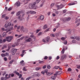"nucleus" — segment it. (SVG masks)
I'll list each match as a JSON object with an SVG mask.
<instances>
[{
	"mask_svg": "<svg viewBox=\"0 0 80 80\" xmlns=\"http://www.w3.org/2000/svg\"><path fill=\"white\" fill-rule=\"evenodd\" d=\"M61 73H62V71H59L56 72V74L57 75H60V74H61Z\"/></svg>",
	"mask_w": 80,
	"mask_h": 80,
	"instance_id": "obj_18",
	"label": "nucleus"
},
{
	"mask_svg": "<svg viewBox=\"0 0 80 80\" xmlns=\"http://www.w3.org/2000/svg\"><path fill=\"white\" fill-rule=\"evenodd\" d=\"M21 13V12H20V11H18V12L16 14L17 16H18V15L20 14Z\"/></svg>",
	"mask_w": 80,
	"mask_h": 80,
	"instance_id": "obj_27",
	"label": "nucleus"
},
{
	"mask_svg": "<svg viewBox=\"0 0 80 80\" xmlns=\"http://www.w3.org/2000/svg\"><path fill=\"white\" fill-rule=\"evenodd\" d=\"M64 52H65V49L63 48L62 51V54H63L64 53Z\"/></svg>",
	"mask_w": 80,
	"mask_h": 80,
	"instance_id": "obj_34",
	"label": "nucleus"
},
{
	"mask_svg": "<svg viewBox=\"0 0 80 80\" xmlns=\"http://www.w3.org/2000/svg\"><path fill=\"white\" fill-rule=\"evenodd\" d=\"M13 36H8L6 37V40L8 42H11L12 39H13Z\"/></svg>",
	"mask_w": 80,
	"mask_h": 80,
	"instance_id": "obj_3",
	"label": "nucleus"
},
{
	"mask_svg": "<svg viewBox=\"0 0 80 80\" xmlns=\"http://www.w3.org/2000/svg\"><path fill=\"white\" fill-rule=\"evenodd\" d=\"M75 3L74 2H72L68 4V5H75Z\"/></svg>",
	"mask_w": 80,
	"mask_h": 80,
	"instance_id": "obj_24",
	"label": "nucleus"
},
{
	"mask_svg": "<svg viewBox=\"0 0 80 80\" xmlns=\"http://www.w3.org/2000/svg\"><path fill=\"white\" fill-rule=\"evenodd\" d=\"M34 77H39L40 76V74L37 72H35L33 75Z\"/></svg>",
	"mask_w": 80,
	"mask_h": 80,
	"instance_id": "obj_14",
	"label": "nucleus"
},
{
	"mask_svg": "<svg viewBox=\"0 0 80 80\" xmlns=\"http://www.w3.org/2000/svg\"><path fill=\"white\" fill-rule=\"evenodd\" d=\"M46 74L47 75L50 76V75H52V73L51 72H48Z\"/></svg>",
	"mask_w": 80,
	"mask_h": 80,
	"instance_id": "obj_23",
	"label": "nucleus"
},
{
	"mask_svg": "<svg viewBox=\"0 0 80 80\" xmlns=\"http://www.w3.org/2000/svg\"><path fill=\"white\" fill-rule=\"evenodd\" d=\"M22 34H21V35H18V38H20V37H22Z\"/></svg>",
	"mask_w": 80,
	"mask_h": 80,
	"instance_id": "obj_47",
	"label": "nucleus"
},
{
	"mask_svg": "<svg viewBox=\"0 0 80 80\" xmlns=\"http://www.w3.org/2000/svg\"><path fill=\"white\" fill-rule=\"evenodd\" d=\"M64 43L65 45H67V41H65L64 42Z\"/></svg>",
	"mask_w": 80,
	"mask_h": 80,
	"instance_id": "obj_58",
	"label": "nucleus"
},
{
	"mask_svg": "<svg viewBox=\"0 0 80 80\" xmlns=\"http://www.w3.org/2000/svg\"><path fill=\"white\" fill-rule=\"evenodd\" d=\"M52 57H51V56H49V60H51L52 59Z\"/></svg>",
	"mask_w": 80,
	"mask_h": 80,
	"instance_id": "obj_63",
	"label": "nucleus"
},
{
	"mask_svg": "<svg viewBox=\"0 0 80 80\" xmlns=\"http://www.w3.org/2000/svg\"><path fill=\"white\" fill-rule=\"evenodd\" d=\"M6 77L4 78L5 80H7V79H8L9 78H10V75H8V74L6 75Z\"/></svg>",
	"mask_w": 80,
	"mask_h": 80,
	"instance_id": "obj_10",
	"label": "nucleus"
},
{
	"mask_svg": "<svg viewBox=\"0 0 80 80\" xmlns=\"http://www.w3.org/2000/svg\"><path fill=\"white\" fill-rule=\"evenodd\" d=\"M41 0H36L35 2H33L32 4H29V8L36 10L37 8V6H35V5H36V3H38Z\"/></svg>",
	"mask_w": 80,
	"mask_h": 80,
	"instance_id": "obj_1",
	"label": "nucleus"
},
{
	"mask_svg": "<svg viewBox=\"0 0 80 80\" xmlns=\"http://www.w3.org/2000/svg\"><path fill=\"white\" fill-rule=\"evenodd\" d=\"M72 71V69H71V68H69L68 70V72H70V71Z\"/></svg>",
	"mask_w": 80,
	"mask_h": 80,
	"instance_id": "obj_37",
	"label": "nucleus"
},
{
	"mask_svg": "<svg viewBox=\"0 0 80 80\" xmlns=\"http://www.w3.org/2000/svg\"><path fill=\"white\" fill-rule=\"evenodd\" d=\"M20 26H18V27L17 28V30H19L20 29Z\"/></svg>",
	"mask_w": 80,
	"mask_h": 80,
	"instance_id": "obj_56",
	"label": "nucleus"
},
{
	"mask_svg": "<svg viewBox=\"0 0 80 80\" xmlns=\"http://www.w3.org/2000/svg\"><path fill=\"white\" fill-rule=\"evenodd\" d=\"M6 33L4 32L2 34V36L3 37H6Z\"/></svg>",
	"mask_w": 80,
	"mask_h": 80,
	"instance_id": "obj_30",
	"label": "nucleus"
},
{
	"mask_svg": "<svg viewBox=\"0 0 80 80\" xmlns=\"http://www.w3.org/2000/svg\"><path fill=\"white\" fill-rule=\"evenodd\" d=\"M30 37H31V38H32L33 40H32L33 42H34V41L35 40V38H36V37L34 36V35H32L31 36H30Z\"/></svg>",
	"mask_w": 80,
	"mask_h": 80,
	"instance_id": "obj_9",
	"label": "nucleus"
},
{
	"mask_svg": "<svg viewBox=\"0 0 80 80\" xmlns=\"http://www.w3.org/2000/svg\"><path fill=\"white\" fill-rule=\"evenodd\" d=\"M29 15H28V17L26 19V20H27V21H28V19H29Z\"/></svg>",
	"mask_w": 80,
	"mask_h": 80,
	"instance_id": "obj_53",
	"label": "nucleus"
},
{
	"mask_svg": "<svg viewBox=\"0 0 80 80\" xmlns=\"http://www.w3.org/2000/svg\"><path fill=\"white\" fill-rule=\"evenodd\" d=\"M48 57H47V56H46L44 58V60H47L48 58Z\"/></svg>",
	"mask_w": 80,
	"mask_h": 80,
	"instance_id": "obj_51",
	"label": "nucleus"
},
{
	"mask_svg": "<svg viewBox=\"0 0 80 80\" xmlns=\"http://www.w3.org/2000/svg\"><path fill=\"white\" fill-rule=\"evenodd\" d=\"M46 67H47V66L46 65H44V66H43L42 67L44 69H45V68H46Z\"/></svg>",
	"mask_w": 80,
	"mask_h": 80,
	"instance_id": "obj_55",
	"label": "nucleus"
},
{
	"mask_svg": "<svg viewBox=\"0 0 80 80\" xmlns=\"http://www.w3.org/2000/svg\"><path fill=\"white\" fill-rule=\"evenodd\" d=\"M12 10V8H10L8 9V11H10V10Z\"/></svg>",
	"mask_w": 80,
	"mask_h": 80,
	"instance_id": "obj_61",
	"label": "nucleus"
},
{
	"mask_svg": "<svg viewBox=\"0 0 80 80\" xmlns=\"http://www.w3.org/2000/svg\"><path fill=\"white\" fill-rule=\"evenodd\" d=\"M44 72H45V73H46V74H47V73H48V70H45V71H44Z\"/></svg>",
	"mask_w": 80,
	"mask_h": 80,
	"instance_id": "obj_54",
	"label": "nucleus"
},
{
	"mask_svg": "<svg viewBox=\"0 0 80 80\" xmlns=\"http://www.w3.org/2000/svg\"><path fill=\"white\" fill-rule=\"evenodd\" d=\"M31 78H32V77H29L28 78H27L26 79V80H29L30 79H31Z\"/></svg>",
	"mask_w": 80,
	"mask_h": 80,
	"instance_id": "obj_29",
	"label": "nucleus"
},
{
	"mask_svg": "<svg viewBox=\"0 0 80 80\" xmlns=\"http://www.w3.org/2000/svg\"><path fill=\"white\" fill-rule=\"evenodd\" d=\"M14 61V60H12V61H11L10 62H9V64H12V63H13V62Z\"/></svg>",
	"mask_w": 80,
	"mask_h": 80,
	"instance_id": "obj_35",
	"label": "nucleus"
},
{
	"mask_svg": "<svg viewBox=\"0 0 80 80\" xmlns=\"http://www.w3.org/2000/svg\"><path fill=\"white\" fill-rule=\"evenodd\" d=\"M75 38L77 40L79 41L80 40V37H79L77 36L75 37Z\"/></svg>",
	"mask_w": 80,
	"mask_h": 80,
	"instance_id": "obj_22",
	"label": "nucleus"
},
{
	"mask_svg": "<svg viewBox=\"0 0 80 80\" xmlns=\"http://www.w3.org/2000/svg\"><path fill=\"white\" fill-rule=\"evenodd\" d=\"M54 75V76L51 77L52 79L53 80H55V78H56V77L57 76V75L56 74H55Z\"/></svg>",
	"mask_w": 80,
	"mask_h": 80,
	"instance_id": "obj_11",
	"label": "nucleus"
},
{
	"mask_svg": "<svg viewBox=\"0 0 80 80\" xmlns=\"http://www.w3.org/2000/svg\"><path fill=\"white\" fill-rule=\"evenodd\" d=\"M50 36L52 37H55V35L52 33L50 34Z\"/></svg>",
	"mask_w": 80,
	"mask_h": 80,
	"instance_id": "obj_31",
	"label": "nucleus"
},
{
	"mask_svg": "<svg viewBox=\"0 0 80 80\" xmlns=\"http://www.w3.org/2000/svg\"><path fill=\"white\" fill-rule=\"evenodd\" d=\"M27 69H26V68H25V67H24V68H23V71H27Z\"/></svg>",
	"mask_w": 80,
	"mask_h": 80,
	"instance_id": "obj_42",
	"label": "nucleus"
},
{
	"mask_svg": "<svg viewBox=\"0 0 80 80\" xmlns=\"http://www.w3.org/2000/svg\"><path fill=\"white\" fill-rule=\"evenodd\" d=\"M5 19H6V20H8V19L9 18H8V17H5Z\"/></svg>",
	"mask_w": 80,
	"mask_h": 80,
	"instance_id": "obj_49",
	"label": "nucleus"
},
{
	"mask_svg": "<svg viewBox=\"0 0 80 80\" xmlns=\"http://www.w3.org/2000/svg\"><path fill=\"white\" fill-rule=\"evenodd\" d=\"M15 5L17 6V7H19L20 6V2H17L15 4Z\"/></svg>",
	"mask_w": 80,
	"mask_h": 80,
	"instance_id": "obj_15",
	"label": "nucleus"
},
{
	"mask_svg": "<svg viewBox=\"0 0 80 80\" xmlns=\"http://www.w3.org/2000/svg\"><path fill=\"white\" fill-rule=\"evenodd\" d=\"M17 49H12L11 50V51L12 52V54L13 55H14L16 53V52H17Z\"/></svg>",
	"mask_w": 80,
	"mask_h": 80,
	"instance_id": "obj_4",
	"label": "nucleus"
},
{
	"mask_svg": "<svg viewBox=\"0 0 80 80\" xmlns=\"http://www.w3.org/2000/svg\"><path fill=\"white\" fill-rule=\"evenodd\" d=\"M61 39L62 40H65V38L64 37H62Z\"/></svg>",
	"mask_w": 80,
	"mask_h": 80,
	"instance_id": "obj_38",
	"label": "nucleus"
},
{
	"mask_svg": "<svg viewBox=\"0 0 80 80\" xmlns=\"http://www.w3.org/2000/svg\"><path fill=\"white\" fill-rule=\"evenodd\" d=\"M1 56L2 57H5V54H1Z\"/></svg>",
	"mask_w": 80,
	"mask_h": 80,
	"instance_id": "obj_43",
	"label": "nucleus"
},
{
	"mask_svg": "<svg viewBox=\"0 0 80 80\" xmlns=\"http://www.w3.org/2000/svg\"><path fill=\"white\" fill-rule=\"evenodd\" d=\"M44 18V16L43 15H41L40 16L39 18V19L41 20H43Z\"/></svg>",
	"mask_w": 80,
	"mask_h": 80,
	"instance_id": "obj_21",
	"label": "nucleus"
},
{
	"mask_svg": "<svg viewBox=\"0 0 80 80\" xmlns=\"http://www.w3.org/2000/svg\"><path fill=\"white\" fill-rule=\"evenodd\" d=\"M40 69H42V68H36L35 70H37V71H38L40 70Z\"/></svg>",
	"mask_w": 80,
	"mask_h": 80,
	"instance_id": "obj_28",
	"label": "nucleus"
},
{
	"mask_svg": "<svg viewBox=\"0 0 80 80\" xmlns=\"http://www.w3.org/2000/svg\"><path fill=\"white\" fill-rule=\"evenodd\" d=\"M23 62H24V61L22 60L20 62V63L22 65H25V63H24Z\"/></svg>",
	"mask_w": 80,
	"mask_h": 80,
	"instance_id": "obj_19",
	"label": "nucleus"
},
{
	"mask_svg": "<svg viewBox=\"0 0 80 80\" xmlns=\"http://www.w3.org/2000/svg\"><path fill=\"white\" fill-rule=\"evenodd\" d=\"M60 58V57L59 56H57L56 58V60H58Z\"/></svg>",
	"mask_w": 80,
	"mask_h": 80,
	"instance_id": "obj_52",
	"label": "nucleus"
},
{
	"mask_svg": "<svg viewBox=\"0 0 80 80\" xmlns=\"http://www.w3.org/2000/svg\"><path fill=\"white\" fill-rule=\"evenodd\" d=\"M66 12H67L66 10H64L63 11V12L64 13H66Z\"/></svg>",
	"mask_w": 80,
	"mask_h": 80,
	"instance_id": "obj_45",
	"label": "nucleus"
},
{
	"mask_svg": "<svg viewBox=\"0 0 80 80\" xmlns=\"http://www.w3.org/2000/svg\"><path fill=\"white\" fill-rule=\"evenodd\" d=\"M13 30V27L11 26L9 28V29L6 31V33H8V32H10V31H11V30Z\"/></svg>",
	"mask_w": 80,
	"mask_h": 80,
	"instance_id": "obj_16",
	"label": "nucleus"
},
{
	"mask_svg": "<svg viewBox=\"0 0 80 80\" xmlns=\"http://www.w3.org/2000/svg\"><path fill=\"white\" fill-rule=\"evenodd\" d=\"M26 41L28 42H33V41L31 38H29L28 39L26 40Z\"/></svg>",
	"mask_w": 80,
	"mask_h": 80,
	"instance_id": "obj_12",
	"label": "nucleus"
},
{
	"mask_svg": "<svg viewBox=\"0 0 80 80\" xmlns=\"http://www.w3.org/2000/svg\"><path fill=\"white\" fill-rule=\"evenodd\" d=\"M55 13L57 15H58V11H55Z\"/></svg>",
	"mask_w": 80,
	"mask_h": 80,
	"instance_id": "obj_39",
	"label": "nucleus"
},
{
	"mask_svg": "<svg viewBox=\"0 0 80 80\" xmlns=\"http://www.w3.org/2000/svg\"><path fill=\"white\" fill-rule=\"evenodd\" d=\"M4 55H5V57H6V56H7V55H8V53L6 52L5 54H4Z\"/></svg>",
	"mask_w": 80,
	"mask_h": 80,
	"instance_id": "obj_44",
	"label": "nucleus"
},
{
	"mask_svg": "<svg viewBox=\"0 0 80 80\" xmlns=\"http://www.w3.org/2000/svg\"><path fill=\"white\" fill-rule=\"evenodd\" d=\"M70 20H71V18H70V17L66 18L63 19V20L64 22H65L66 21H69Z\"/></svg>",
	"mask_w": 80,
	"mask_h": 80,
	"instance_id": "obj_8",
	"label": "nucleus"
},
{
	"mask_svg": "<svg viewBox=\"0 0 80 80\" xmlns=\"http://www.w3.org/2000/svg\"><path fill=\"white\" fill-rule=\"evenodd\" d=\"M8 23V21H6L5 24V28H7L8 27H10V26L12 25V24L10 22H8L7 24Z\"/></svg>",
	"mask_w": 80,
	"mask_h": 80,
	"instance_id": "obj_2",
	"label": "nucleus"
},
{
	"mask_svg": "<svg viewBox=\"0 0 80 80\" xmlns=\"http://www.w3.org/2000/svg\"><path fill=\"white\" fill-rule=\"evenodd\" d=\"M47 28V25L45 24L44 26L43 27V29H46V28Z\"/></svg>",
	"mask_w": 80,
	"mask_h": 80,
	"instance_id": "obj_26",
	"label": "nucleus"
},
{
	"mask_svg": "<svg viewBox=\"0 0 80 80\" xmlns=\"http://www.w3.org/2000/svg\"><path fill=\"white\" fill-rule=\"evenodd\" d=\"M13 73H15L16 75H18V76H19L20 75V74L18 72H17V71H14Z\"/></svg>",
	"mask_w": 80,
	"mask_h": 80,
	"instance_id": "obj_20",
	"label": "nucleus"
},
{
	"mask_svg": "<svg viewBox=\"0 0 80 80\" xmlns=\"http://www.w3.org/2000/svg\"><path fill=\"white\" fill-rule=\"evenodd\" d=\"M50 30V28H49L48 29H47L46 30L44 31V32L45 33L46 32H48Z\"/></svg>",
	"mask_w": 80,
	"mask_h": 80,
	"instance_id": "obj_36",
	"label": "nucleus"
},
{
	"mask_svg": "<svg viewBox=\"0 0 80 80\" xmlns=\"http://www.w3.org/2000/svg\"><path fill=\"white\" fill-rule=\"evenodd\" d=\"M54 68H55V69H58V68H60V67L59 66H55L54 67Z\"/></svg>",
	"mask_w": 80,
	"mask_h": 80,
	"instance_id": "obj_32",
	"label": "nucleus"
},
{
	"mask_svg": "<svg viewBox=\"0 0 80 80\" xmlns=\"http://www.w3.org/2000/svg\"><path fill=\"white\" fill-rule=\"evenodd\" d=\"M30 13V14H36V12L35 11H30L27 12V14H28Z\"/></svg>",
	"mask_w": 80,
	"mask_h": 80,
	"instance_id": "obj_7",
	"label": "nucleus"
},
{
	"mask_svg": "<svg viewBox=\"0 0 80 80\" xmlns=\"http://www.w3.org/2000/svg\"><path fill=\"white\" fill-rule=\"evenodd\" d=\"M67 58V55L66 54H64L61 57V60H63L64 58Z\"/></svg>",
	"mask_w": 80,
	"mask_h": 80,
	"instance_id": "obj_13",
	"label": "nucleus"
},
{
	"mask_svg": "<svg viewBox=\"0 0 80 80\" xmlns=\"http://www.w3.org/2000/svg\"><path fill=\"white\" fill-rule=\"evenodd\" d=\"M40 31V29H37L36 31V33H38Z\"/></svg>",
	"mask_w": 80,
	"mask_h": 80,
	"instance_id": "obj_46",
	"label": "nucleus"
},
{
	"mask_svg": "<svg viewBox=\"0 0 80 80\" xmlns=\"http://www.w3.org/2000/svg\"><path fill=\"white\" fill-rule=\"evenodd\" d=\"M4 60L5 61H7V58H6V57H4Z\"/></svg>",
	"mask_w": 80,
	"mask_h": 80,
	"instance_id": "obj_59",
	"label": "nucleus"
},
{
	"mask_svg": "<svg viewBox=\"0 0 80 80\" xmlns=\"http://www.w3.org/2000/svg\"><path fill=\"white\" fill-rule=\"evenodd\" d=\"M26 28H24L23 26L21 27L20 30L22 32H25L26 31Z\"/></svg>",
	"mask_w": 80,
	"mask_h": 80,
	"instance_id": "obj_5",
	"label": "nucleus"
},
{
	"mask_svg": "<svg viewBox=\"0 0 80 80\" xmlns=\"http://www.w3.org/2000/svg\"><path fill=\"white\" fill-rule=\"evenodd\" d=\"M56 7L57 8H58L57 10H59V9H61V8H62L63 7V6L62 5H56Z\"/></svg>",
	"mask_w": 80,
	"mask_h": 80,
	"instance_id": "obj_6",
	"label": "nucleus"
},
{
	"mask_svg": "<svg viewBox=\"0 0 80 80\" xmlns=\"http://www.w3.org/2000/svg\"><path fill=\"white\" fill-rule=\"evenodd\" d=\"M42 32H40L39 33H38V35L40 36V35H42Z\"/></svg>",
	"mask_w": 80,
	"mask_h": 80,
	"instance_id": "obj_60",
	"label": "nucleus"
},
{
	"mask_svg": "<svg viewBox=\"0 0 80 80\" xmlns=\"http://www.w3.org/2000/svg\"><path fill=\"white\" fill-rule=\"evenodd\" d=\"M54 5H55V3H53L51 4V7H53V6Z\"/></svg>",
	"mask_w": 80,
	"mask_h": 80,
	"instance_id": "obj_62",
	"label": "nucleus"
},
{
	"mask_svg": "<svg viewBox=\"0 0 80 80\" xmlns=\"http://www.w3.org/2000/svg\"><path fill=\"white\" fill-rule=\"evenodd\" d=\"M4 79V78L3 77H2L1 78V80H3Z\"/></svg>",
	"mask_w": 80,
	"mask_h": 80,
	"instance_id": "obj_64",
	"label": "nucleus"
},
{
	"mask_svg": "<svg viewBox=\"0 0 80 80\" xmlns=\"http://www.w3.org/2000/svg\"><path fill=\"white\" fill-rule=\"evenodd\" d=\"M21 17V16H19L18 17V18L20 20H22V19H21V18H20V17Z\"/></svg>",
	"mask_w": 80,
	"mask_h": 80,
	"instance_id": "obj_40",
	"label": "nucleus"
},
{
	"mask_svg": "<svg viewBox=\"0 0 80 80\" xmlns=\"http://www.w3.org/2000/svg\"><path fill=\"white\" fill-rule=\"evenodd\" d=\"M25 38V37L23 36V37H21V38H20L18 39V41L19 40H23V38Z\"/></svg>",
	"mask_w": 80,
	"mask_h": 80,
	"instance_id": "obj_25",
	"label": "nucleus"
},
{
	"mask_svg": "<svg viewBox=\"0 0 80 80\" xmlns=\"http://www.w3.org/2000/svg\"><path fill=\"white\" fill-rule=\"evenodd\" d=\"M3 42V40L0 39V43H2Z\"/></svg>",
	"mask_w": 80,
	"mask_h": 80,
	"instance_id": "obj_48",
	"label": "nucleus"
},
{
	"mask_svg": "<svg viewBox=\"0 0 80 80\" xmlns=\"http://www.w3.org/2000/svg\"><path fill=\"white\" fill-rule=\"evenodd\" d=\"M50 38L49 37H47V38H45V40H46L47 42H49V40L50 39Z\"/></svg>",
	"mask_w": 80,
	"mask_h": 80,
	"instance_id": "obj_17",
	"label": "nucleus"
},
{
	"mask_svg": "<svg viewBox=\"0 0 80 80\" xmlns=\"http://www.w3.org/2000/svg\"><path fill=\"white\" fill-rule=\"evenodd\" d=\"M22 77V74H21L19 75V78H21Z\"/></svg>",
	"mask_w": 80,
	"mask_h": 80,
	"instance_id": "obj_50",
	"label": "nucleus"
},
{
	"mask_svg": "<svg viewBox=\"0 0 80 80\" xmlns=\"http://www.w3.org/2000/svg\"><path fill=\"white\" fill-rule=\"evenodd\" d=\"M70 38L71 39H75V37H70Z\"/></svg>",
	"mask_w": 80,
	"mask_h": 80,
	"instance_id": "obj_57",
	"label": "nucleus"
},
{
	"mask_svg": "<svg viewBox=\"0 0 80 80\" xmlns=\"http://www.w3.org/2000/svg\"><path fill=\"white\" fill-rule=\"evenodd\" d=\"M44 63V62L43 61H40L39 62V63Z\"/></svg>",
	"mask_w": 80,
	"mask_h": 80,
	"instance_id": "obj_41",
	"label": "nucleus"
},
{
	"mask_svg": "<svg viewBox=\"0 0 80 80\" xmlns=\"http://www.w3.org/2000/svg\"><path fill=\"white\" fill-rule=\"evenodd\" d=\"M47 67L48 69H50L51 68V66L50 65H48Z\"/></svg>",
	"mask_w": 80,
	"mask_h": 80,
	"instance_id": "obj_33",
	"label": "nucleus"
}]
</instances>
